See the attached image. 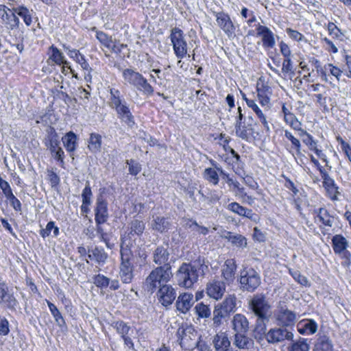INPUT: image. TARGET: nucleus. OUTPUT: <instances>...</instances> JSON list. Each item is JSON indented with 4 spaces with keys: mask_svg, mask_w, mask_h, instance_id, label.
Wrapping results in <instances>:
<instances>
[{
    "mask_svg": "<svg viewBox=\"0 0 351 351\" xmlns=\"http://www.w3.org/2000/svg\"><path fill=\"white\" fill-rule=\"evenodd\" d=\"M207 266L200 258L191 262L183 263L176 272L177 284L182 287L191 288L197 282L199 273H203Z\"/></svg>",
    "mask_w": 351,
    "mask_h": 351,
    "instance_id": "nucleus-1",
    "label": "nucleus"
},
{
    "mask_svg": "<svg viewBox=\"0 0 351 351\" xmlns=\"http://www.w3.org/2000/svg\"><path fill=\"white\" fill-rule=\"evenodd\" d=\"M173 277L171 265L158 266L149 273L144 282L148 292L153 293L161 285L167 284Z\"/></svg>",
    "mask_w": 351,
    "mask_h": 351,
    "instance_id": "nucleus-2",
    "label": "nucleus"
},
{
    "mask_svg": "<svg viewBox=\"0 0 351 351\" xmlns=\"http://www.w3.org/2000/svg\"><path fill=\"white\" fill-rule=\"evenodd\" d=\"M121 263L119 276L123 283H131L134 276V266L132 263L133 254L128 246H121L120 250Z\"/></svg>",
    "mask_w": 351,
    "mask_h": 351,
    "instance_id": "nucleus-3",
    "label": "nucleus"
},
{
    "mask_svg": "<svg viewBox=\"0 0 351 351\" xmlns=\"http://www.w3.org/2000/svg\"><path fill=\"white\" fill-rule=\"evenodd\" d=\"M249 306L258 317V321L269 322L271 315V305L263 293L253 295L249 302Z\"/></svg>",
    "mask_w": 351,
    "mask_h": 351,
    "instance_id": "nucleus-4",
    "label": "nucleus"
},
{
    "mask_svg": "<svg viewBox=\"0 0 351 351\" xmlns=\"http://www.w3.org/2000/svg\"><path fill=\"white\" fill-rule=\"evenodd\" d=\"M239 282L243 291L252 293L261 285V278L254 268L244 267L240 271Z\"/></svg>",
    "mask_w": 351,
    "mask_h": 351,
    "instance_id": "nucleus-5",
    "label": "nucleus"
},
{
    "mask_svg": "<svg viewBox=\"0 0 351 351\" xmlns=\"http://www.w3.org/2000/svg\"><path fill=\"white\" fill-rule=\"evenodd\" d=\"M176 336L180 346L185 350L194 348L197 339H199L197 330L192 326H181L178 328Z\"/></svg>",
    "mask_w": 351,
    "mask_h": 351,
    "instance_id": "nucleus-6",
    "label": "nucleus"
},
{
    "mask_svg": "<svg viewBox=\"0 0 351 351\" xmlns=\"http://www.w3.org/2000/svg\"><path fill=\"white\" fill-rule=\"evenodd\" d=\"M173 52L178 59H182L187 55V43L183 31L178 27H173L169 36Z\"/></svg>",
    "mask_w": 351,
    "mask_h": 351,
    "instance_id": "nucleus-7",
    "label": "nucleus"
},
{
    "mask_svg": "<svg viewBox=\"0 0 351 351\" xmlns=\"http://www.w3.org/2000/svg\"><path fill=\"white\" fill-rule=\"evenodd\" d=\"M274 317L278 324L284 328L293 326L297 321V314L283 306L278 308Z\"/></svg>",
    "mask_w": 351,
    "mask_h": 351,
    "instance_id": "nucleus-8",
    "label": "nucleus"
},
{
    "mask_svg": "<svg viewBox=\"0 0 351 351\" xmlns=\"http://www.w3.org/2000/svg\"><path fill=\"white\" fill-rule=\"evenodd\" d=\"M0 21L10 30L18 29L20 24V20L14 14L13 8L10 9L1 4H0Z\"/></svg>",
    "mask_w": 351,
    "mask_h": 351,
    "instance_id": "nucleus-9",
    "label": "nucleus"
},
{
    "mask_svg": "<svg viewBox=\"0 0 351 351\" xmlns=\"http://www.w3.org/2000/svg\"><path fill=\"white\" fill-rule=\"evenodd\" d=\"M265 338L268 343L276 344L285 340H292L293 334L284 327L271 328L266 334Z\"/></svg>",
    "mask_w": 351,
    "mask_h": 351,
    "instance_id": "nucleus-10",
    "label": "nucleus"
},
{
    "mask_svg": "<svg viewBox=\"0 0 351 351\" xmlns=\"http://www.w3.org/2000/svg\"><path fill=\"white\" fill-rule=\"evenodd\" d=\"M0 304L7 308L15 311L19 302L5 282H0Z\"/></svg>",
    "mask_w": 351,
    "mask_h": 351,
    "instance_id": "nucleus-11",
    "label": "nucleus"
},
{
    "mask_svg": "<svg viewBox=\"0 0 351 351\" xmlns=\"http://www.w3.org/2000/svg\"><path fill=\"white\" fill-rule=\"evenodd\" d=\"M95 211V221L96 224H103L108 219V202L102 194H99L96 199Z\"/></svg>",
    "mask_w": 351,
    "mask_h": 351,
    "instance_id": "nucleus-12",
    "label": "nucleus"
},
{
    "mask_svg": "<svg viewBox=\"0 0 351 351\" xmlns=\"http://www.w3.org/2000/svg\"><path fill=\"white\" fill-rule=\"evenodd\" d=\"M217 25L224 32L228 38H231L235 34V27L228 14L223 12H215Z\"/></svg>",
    "mask_w": 351,
    "mask_h": 351,
    "instance_id": "nucleus-13",
    "label": "nucleus"
},
{
    "mask_svg": "<svg viewBox=\"0 0 351 351\" xmlns=\"http://www.w3.org/2000/svg\"><path fill=\"white\" fill-rule=\"evenodd\" d=\"M157 296L159 302L163 306H167L175 300L176 291L171 285L164 284L158 288Z\"/></svg>",
    "mask_w": 351,
    "mask_h": 351,
    "instance_id": "nucleus-14",
    "label": "nucleus"
},
{
    "mask_svg": "<svg viewBox=\"0 0 351 351\" xmlns=\"http://www.w3.org/2000/svg\"><path fill=\"white\" fill-rule=\"evenodd\" d=\"M332 245L336 254L349 258L350 253L347 250L348 243L346 239L341 234H336L332 239Z\"/></svg>",
    "mask_w": 351,
    "mask_h": 351,
    "instance_id": "nucleus-15",
    "label": "nucleus"
},
{
    "mask_svg": "<svg viewBox=\"0 0 351 351\" xmlns=\"http://www.w3.org/2000/svg\"><path fill=\"white\" fill-rule=\"evenodd\" d=\"M256 32L257 36L261 37L263 46L265 48H274L276 44L274 34L269 27L258 24L256 27Z\"/></svg>",
    "mask_w": 351,
    "mask_h": 351,
    "instance_id": "nucleus-16",
    "label": "nucleus"
},
{
    "mask_svg": "<svg viewBox=\"0 0 351 351\" xmlns=\"http://www.w3.org/2000/svg\"><path fill=\"white\" fill-rule=\"evenodd\" d=\"M237 264L234 259H228L221 267V276L227 285L232 284L235 279Z\"/></svg>",
    "mask_w": 351,
    "mask_h": 351,
    "instance_id": "nucleus-17",
    "label": "nucleus"
},
{
    "mask_svg": "<svg viewBox=\"0 0 351 351\" xmlns=\"http://www.w3.org/2000/svg\"><path fill=\"white\" fill-rule=\"evenodd\" d=\"M321 176L323 179V186L326 189L329 197L333 201L338 200V195H340V192L334 180L330 177L327 172H323L322 171Z\"/></svg>",
    "mask_w": 351,
    "mask_h": 351,
    "instance_id": "nucleus-18",
    "label": "nucleus"
},
{
    "mask_svg": "<svg viewBox=\"0 0 351 351\" xmlns=\"http://www.w3.org/2000/svg\"><path fill=\"white\" fill-rule=\"evenodd\" d=\"M225 282L215 280L207 285L206 293L210 298L215 300L221 299L226 291Z\"/></svg>",
    "mask_w": 351,
    "mask_h": 351,
    "instance_id": "nucleus-19",
    "label": "nucleus"
},
{
    "mask_svg": "<svg viewBox=\"0 0 351 351\" xmlns=\"http://www.w3.org/2000/svg\"><path fill=\"white\" fill-rule=\"evenodd\" d=\"M194 298L192 293H184L180 294L176 300L177 310L183 314H186L194 304Z\"/></svg>",
    "mask_w": 351,
    "mask_h": 351,
    "instance_id": "nucleus-20",
    "label": "nucleus"
},
{
    "mask_svg": "<svg viewBox=\"0 0 351 351\" xmlns=\"http://www.w3.org/2000/svg\"><path fill=\"white\" fill-rule=\"evenodd\" d=\"M231 325L234 333L247 332L249 330V322L247 317L241 313L233 316Z\"/></svg>",
    "mask_w": 351,
    "mask_h": 351,
    "instance_id": "nucleus-21",
    "label": "nucleus"
},
{
    "mask_svg": "<svg viewBox=\"0 0 351 351\" xmlns=\"http://www.w3.org/2000/svg\"><path fill=\"white\" fill-rule=\"evenodd\" d=\"M213 344L216 351H232L228 348L230 346V341L228 335L226 332H219L213 339Z\"/></svg>",
    "mask_w": 351,
    "mask_h": 351,
    "instance_id": "nucleus-22",
    "label": "nucleus"
},
{
    "mask_svg": "<svg viewBox=\"0 0 351 351\" xmlns=\"http://www.w3.org/2000/svg\"><path fill=\"white\" fill-rule=\"evenodd\" d=\"M171 227V222L168 218L160 215H152L151 228L160 233L168 232Z\"/></svg>",
    "mask_w": 351,
    "mask_h": 351,
    "instance_id": "nucleus-23",
    "label": "nucleus"
},
{
    "mask_svg": "<svg viewBox=\"0 0 351 351\" xmlns=\"http://www.w3.org/2000/svg\"><path fill=\"white\" fill-rule=\"evenodd\" d=\"M333 343L330 337L325 334H318L313 351H333Z\"/></svg>",
    "mask_w": 351,
    "mask_h": 351,
    "instance_id": "nucleus-24",
    "label": "nucleus"
},
{
    "mask_svg": "<svg viewBox=\"0 0 351 351\" xmlns=\"http://www.w3.org/2000/svg\"><path fill=\"white\" fill-rule=\"evenodd\" d=\"M170 254L167 247L158 246L153 252V262L158 266L171 265L168 262Z\"/></svg>",
    "mask_w": 351,
    "mask_h": 351,
    "instance_id": "nucleus-25",
    "label": "nucleus"
},
{
    "mask_svg": "<svg viewBox=\"0 0 351 351\" xmlns=\"http://www.w3.org/2000/svg\"><path fill=\"white\" fill-rule=\"evenodd\" d=\"M317 324L313 319H302L297 324V329L300 334L310 335L315 334L317 330Z\"/></svg>",
    "mask_w": 351,
    "mask_h": 351,
    "instance_id": "nucleus-26",
    "label": "nucleus"
},
{
    "mask_svg": "<svg viewBox=\"0 0 351 351\" xmlns=\"http://www.w3.org/2000/svg\"><path fill=\"white\" fill-rule=\"evenodd\" d=\"M118 117L128 127L132 128L135 124L134 117L132 115L127 102L115 109Z\"/></svg>",
    "mask_w": 351,
    "mask_h": 351,
    "instance_id": "nucleus-27",
    "label": "nucleus"
},
{
    "mask_svg": "<svg viewBox=\"0 0 351 351\" xmlns=\"http://www.w3.org/2000/svg\"><path fill=\"white\" fill-rule=\"evenodd\" d=\"M247 332L234 333L233 344L239 349H250L253 346L254 341L246 335Z\"/></svg>",
    "mask_w": 351,
    "mask_h": 351,
    "instance_id": "nucleus-28",
    "label": "nucleus"
},
{
    "mask_svg": "<svg viewBox=\"0 0 351 351\" xmlns=\"http://www.w3.org/2000/svg\"><path fill=\"white\" fill-rule=\"evenodd\" d=\"M236 136L243 140L247 141L254 133L252 124H247L245 121L234 124Z\"/></svg>",
    "mask_w": 351,
    "mask_h": 351,
    "instance_id": "nucleus-29",
    "label": "nucleus"
},
{
    "mask_svg": "<svg viewBox=\"0 0 351 351\" xmlns=\"http://www.w3.org/2000/svg\"><path fill=\"white\" fill-rule=\"evenodd\" d=\"M47 132V134L45 138V145L49 149L51 153H53L58 147H60L59 136L56 132V130L52 127L49 128Z\"/></svg>",
    "mask_w": 351,
    "mask_h": 351,
    "instance_id": "nucleus-30",
    "label": "nucleus"
},
{
    "mask_svg": "<svg viewBox=\"0 0 351 351\" xmlns=\"http://www.w3.org/2000/svg\"><path fill=\"white\" fill-rule=\"evenodd\" d=\"M63 48L68 51V56L73 58L75 61H76L77 63H79L84 71H89L90 70V66L89 64L86 60L84 56L80 53V51L77 49H71L69 46H67L66 45H63Z\"/></svg>",
    "mask_w": 351,
    "mask_h": 351,
    "instance_id": "nucleus-31",
    "label": "nucleus"
},
{
    "mask_svg": "<svg viewBox=\"0 0 351 351\" xmlns=\"http://www.w3.org/2000/svg\"><path fill=\"white\" fill-rule=\"evenodd\" d=\"M122 75L125 81V84L134 87H135L136 84L143 77L142 74L132 69H123L122 71Z\"/></svg>",
    "mask_w": 351,
    "mask_h": 351,
    "instance_id": "nucleus-32",
    "label": "nucleus"
},
{
    "mask_svg": "<svg viewBox=\"0 0 351 351\" xmlns=\"http://www.w3.org/2000/svg\"><path fill=\"white\" fill-rule=\"evenodd\" d=\"M223 237L237 247L244 248L247 246V239L241 234H234L231 232H226L223 234Z\"/></svg>",
    "mask_w": 351,
    "mask_h": 351,
    "instance_id": "nucleus-33",
    "label": "nucleus"
},
{
    "mask_svg": "<svg viewBox=\"0 0 351 351\" xmlns=\"http://www.w3.org/2000/svg\"><path fill=\"white\" fill-rule=\"evenodd\" d=\"M88 257L99 264H104L108 258V254L101 247H95L88 250Z\"/></svg>",
    "mask_w": 351,
    "mask_h": 351,
    "instance_id": "nucleus-34",
    "label": "nucleus"
},
{
    "mask_svg": "<svg viewBox=\"0 0 351 351\" xmlns=\"http://www.w3.org/2000/svg\"><path fill=\"white\" fill-rule=\"evenodd\" d=\"M93 30L96 32V38L103 46L111 49L112 52H117L115 49L116 45L113 44V41L110 36H108L104 32L97 30L96 27H93Z\"/></svg>",
    "mask_w": 351,
    "mask_h": 351,
    "instance_id": "nucleus-35",
    "label": "nucleus"
},
{
    "mask_svg": "<svg viewBox=\"0 0 351 351\" xmlns=\"http://www.w3.org/2000/svg\"><path fill=\"white\" fill-rule=\"evenodd\" d=\"M51 54L49 60L57 65H64L68 66V62L64 59V56L56 47L51 45L49 49Z\"/></svg>",
    "mask_w": 351,
    "mask_h": 351,
    "instance_id": "nucleus-36",
    "label": "nucleus"
},
{
    "mask_svg": "<svg viewBox=\"0 0 351 351\" xmlns=\"http://www.w3.org/2000/svg\"><path fill=\"white\" fill-rule=\"evenodd\" d=\"M213 325L215 328H218L222 324L223 319L228 317L230 315L228 314L219 305L217 304L215 306L214 311L213 313Z\"/></svg>",
    "mask_w": 351,
    "mask_h": 351,
    "instance_id": "nucleus-37",
    "label": "nucleus"
},
{
    "mask_svg": "<svg viewBox=\"0 0 351 351\" xmlns=\"http://www.w3.org/2000/svg\"><path fill=\"white\" fill-rule=\"evenodd\" d=\"M110 94L109 105L112 109L115 110L126 103L124 99H121V92L118 89L114 88H110Z\"/></svg>",
    "mask_w": 351,
    "mask_h": 351,
    "instance_id": "nucleus-38",
    "label": "nucleus"
},
{
    "mask_svg": "<svg viewBox=\"0 0 351 351\" xmlns=\"http://www.w3.org/2000/svg\"><path fill=\"white\" fill-rule=\"evenodd\" d=\"M228 313H234L237 308V297L234 295H230L226 297L222 302L217 304Z\"/></svg>",
    "mask_w": 351,
    "mask_h": 351,
    "instance_id": "nucleus-39",
    "label": "nucleus"
},
{
    "mask_svg": "<svg viewBox=\"0 0 351 351\" xmlns=\"http://www.w3.org/2000/svg\"><path fill=\"white\" fill-rule=\"evenodd\" d=\"M62 142L67 152H74L76 149L77 136L73 132H69L62 138Z\"/></svg>",
    "mask_w": 351,
    "mask_h": 351,
    "instance_id": "nucleus-40",
    "label": "nucleus"
},
{
    "mask_svg": "<svg viewBox=\"0 0 351 351\" xmlns=\"http://www.w3.org/2000/svg\"><path fill=\"white\" fill-rule=\"evenodd\" d=\"M88 147L93 153L99 152L101 147V136L97 133L90 134Z\"/></svg>",
    "mask_w": 351,
    "mask_h": 351,
    "instance_id": "nucleus-41",
    "label": "nucleus"
},
{
    "mask_svg": "<svg viewBox=\"0 0 351 351\" xmlns=\"http://www.w3.org/2000/svg\"><path fill=\"white\" fill-rule=\"evenodd\" d=\"M14 14L21 16L27 26H30L32 23V18L29 10L24 5L14 7Z\"/></svg>",
    "mask_w": 351,
    "mask_h": 351,
    "instance_id": "nucleus-42",
    "label": "nucleus"
},
{
    "mask_svg": "<svg viewBox=\"0 0 351 351\" xmlns=\"http://www.w3.org/2000/svg\"><path fill=\"white\" fill-rule=\"evenodd\" d=\"M194 311L198 319H207L211 316V310L209 305L205 304L202 302L197 303L195 306Z\"/></svg>",
    "mask_w": 351,
    "mask_h": 351,
    "instance_id": "nucleus-43",
    "label": "nucleus"
},
{
    "mask_svg": "<svg viewBox=\"0 0 351 351\" xmlns=\"http://www.w3.org/2000/svg\"><path fill=\"white\" fill-rule=\"evenodd\" d=\"M112 326L116 329L117 333L119 334L121 337L133 333V330L131 329V327L121 320L114 322L112 324Z\"/></svg>",
    "mask_w": 351,
    "mask_h": 351,
    "instance_id": "nucleus-44",
    "label": "nucleus"
},
{
    "mask_svg": "<svg viewBox=\"0 0 351 351\" xmlns=\"http://www.w3.org/2000/svg\"><path fill=\"white\" fill-rule=\"evenodd\" d=\"M185 226L186 228H189L191 231L199 234L206 235L209 232L207 227L199 226L196 221L191 219H188L186 220Z\"/></svg>",
    "mask_w": 351,
    "mask_h": 351,
    "instance_id": "nucleus-45",
    "label": "nucleus"
},
{
    "mask_svg": "<svg viewBox=\"0 0 351 351\" xmlns=\"http://www.w3.org/2000/svg\"><path fill=\"white\" fill-rule=\"evenodd\" d=\"M135 88L147 96H150L154 93V88L150 85L149 83H148L147 79H145L143 76L136 84Z\"/></svg>",
    "mask_w": 351,
    "mask_h": 351,
    "instance_id": "nucleus-46",
    "label": "nucleus"
},
{
    "mask_svg": "<svg viewBox=\"0 0 351 351\" xmlns=\"http://www.w3.org/2000/svg\"><path fill=\"white\" fill-rule=\"evenodd\" d=\"M47 305L49 306V310L51 311V313L53 316L56 324L60 327L65 326H66V322H65L63 317L62 316V314L60 313L59 310L57 308L56 305L53 304V303H51L49 301H47Z\"/></svg>",
    "mask_w": 351,
    "mask_h": 351,
    "instance_id": "nucleus-47",
    "label": "nucleus"
},
{
    "mask_svg": "<svg viewBox=\"0 0 351 351\" xmlns=\"http://www.w3.org/2000/svg\"><path fill=\"white\" fill-rule=\"evenodd\" d=\"M317 218L319 221L324 226L332 227L333 223L332 217L330 215L328 211L324 208H320L317 212Z\"/></svg>",
    "mask_w": 351,
    "mask_h": 351,
    "instance_id": "nucleus-48",
    "label": "nucleus"
},
{
    "mask_svg": "<svg viewBox=\"0 0 351 351\" xmlns=\"http://www.w3.org/2000/svg\"><path fill=\"white\" fill-rule=\"evenodd\" d=\"M309 349L310 346L307 342V339L300 338L288 348V351H309Z\"/></svg>",
    "mask_w": 351,
    "mask_h": 351,
    "instance_id": "nucleus-49",
    "label": "nucleus"
},
{
    "mask_svg": "<svg viewBox=\"0 0 351 351\" xmlns=\"http://www.w3.org/2000/svg\"><path fill=\"white\" fill-rule=\"evenodd\" d=\"M51 231H53L54 237H58L60 233L59 228L55 226L54 221L48 222L46 228L40 230V234L43 239H45L50 235Z\"/></svg>",
    "mask_w": 351,
    "mask_h": 351,
    "instance_id": "nucleus-50",
    "label": "nucleus"
},
{
    "mask_svg": "<svg viewBox=\"0 0 351 351\" xmlns=\"http://www.w3.org/2000/svg\"><path fill=\"white\" fill-rule=\"evenodd\" d=\"M204 178L209 182L217 185L219 183V176L217 171L213 168H206L204 172Z\"/></svg>",
    "mask_w": 351,
    "mask_h": 351,
    "instance_id": "nucleus-51",
    "label": "nucleus"
},
{
    "mask_svg": "<svg viewBox=\"0 0 351 351\" xmlns=\"http://www.w3.org/2000/svg\"><path fill=\"white\" fill-rule=\"evenodd\" d=\"M328 31L329 34L332 36L334 38H336L341 41L343 40L344 34L341 32L340 29L337 27V26L335 23L332 22L328 23Z\"/></svg>",
    "mask_w": 351,
    "mask_h": 351,
    "instance_id": "nucleus-52",
    "label": "nucleus"
},
{
    "mask_svg": "<svg viewBox=\"0 0 351 351\" xmlns=\"http://www.w3.org/2000/svg\"><path fill=\"white\" fill-rule=\"evenodd\" d=\"M93 282L97 287L104 289L109 286L110 278L102 274H97L93 277Z\"/></svg>",
    "mask_w": 351,
    "mask_h": 351,
    "instance_id": "nucleus-53",
    "label": "nucleus"
},
{
    "mask_svg": "<svg viewBox=\"0 0 351 351\" xmlns=\"http://www.w3.org/2000/svg\"><path fill=\"white\" fill-rule=\"evenodd\" d=\"M93 193L88 181L86 182V186L82 193V199L83 204H91V198Z\"/></svg>",
    "mask_w": 351,
    "mask_h": 351,
    "instance_id": "nucleus-54",
    "label": "nucleus"
},
{
    "mask_svg": "<svg viewBox=\"0 0 351 351\" xmlns=\"http://www.w3.org/2000/svg\"><path fill=\"white\" fill-rule=\"evenodd\" d=\"M286 32L289 36V38L295 41L306 42V39L305 38L304 35L297 30L288 27L286 29Z\"/></svg>",
    "mask_w": 351,
    "mask_h": 351,
    "instance_id": "nucleus-55",
    "label": "nucleus"
},
{
    "mask_svg": "<svg viewBox=\"0 0 351 351\" xmlns=\"http://www.w3.org/2000/svg\"><path fill=\"white\" fill-rule=\"evenodd\" d=\"M285 136L287 139H289L291 142L292 145L296 150L297 155H298V156L300 155L301 154V144H300V141L298 138H296L295 137H294L293 136V134L288 130L285 131Z\"/></svg>",
    "mask_w": 351,
    "mask_h": 351,
    "instance_id": "nucleus-56",
    "label": "nucleus"
},
{
    "mask_svg": "<svg viewBox=\"0 0 351 351\" xmlns=\"http://www.w3.org/2000/svg\"><path fill=\"white\" fill-rule=\"evenodd\" d=\"M145 230V223L143 221L134 219L131 223V232H134L137 235L143 234Z\"/></svg>",
    "mask_w": 351,
    "mask_h": 351,
    "instance_id": "nucleus-57",
    "label": "nucleus"
},
{
    "mask_svg": "<svg viewBox=\"0 0 351 351\" xmlns=\"http://www.w3.org/2000/svg\"><path fill=\"white\" fill-rule=\"evenodd\" d=\"M126 163L129 166V172L130 174L136 176L141 171V165L134 160H128Z\"/></svg>",
    "mask_w": 351,
    "mask_h": 351,
    "instance_id": "nucleus-58",
    "label": "nucleus"
},
{
    "mask_svg": "<svg viewBox=\"0 0 351 351\" xmlns=\"http://www.w3.org/2000/svg\"><path fill=\"white\" fill-rule=\"evenodd\" d=\"M284 120L293 130H299L300 126L302 125L293 114L287 116V118H285Z\"/></svg>",
    "mask_w": 351,
    "mask_h": 351,
    "instance_id": "nucleus-59",
    "label": "nucleus"
},
{
    "mask_svg": "<svg viewBox=\"0 0 351 351\" xmlns=\"http://www.w3.org/2000/svg\"><path fill=\"white\" fill-rule=\"evenodd\" d=\"M257 92H258V99L259 101V103L261 104L262 106L268 108L269 104V97L265 94V92L260 89L259 88H257Z\"/></svg>",
    "mask_w": 351,
    "mask_h": 351,
    "instance_id": "nucleus-60",
    "label": "nucleus"
},
{
    "mask_svg": "<svg viewBox=\"0 0 351 351\" xmlns=\"http://www.w3.org/2000/svg\"><path fill=\"white\" fill-rule=\"evenodd\" d=\"M228 209L229 210L239 215V216L243 217V213L245 209V207L241 206L237 202H232L228 205Z\"/></svg>",
    "mask_w": 351,
    "mask_h": 351,
    "instance_id": "nucleus-61",
    "label": "nucleus"
},
{
    "mask_svg": "<svg viewBox=\"0 0 351 351\" xmlns=\"http://www.w3.org/2000/svg\"><path fill=\"white\" fill-rule=\"evenodd\" d=\"M10 332V324L5 317L0 318V336H6Z\"/></svg>",
    "mask_w": 351,
    "mask_h": 351,
    "instance_id": "nucleus-62",
    "label": "nucleus"
},
{
    "mask_svg": "<svg viewBox=\"0 0 351 351\" xmlns=\"http://www.w3.org/2000/svg\"><path fill=\"white\" fill-rule=\"evenodd\" d=\"M324 70L329 71L330 74L335 76L338 81L340 80V77L342 73V71L338 67L333 66L332 64H328L324 66Z\"/></svg>",
    "mask_w": 351,
    "mask_h": 351,
    "instance_id": "nucleus-63",
    "label": "nucleus"
},
{
    "mask_svg": "<svg viewBox=\"0 0 351 351\" xmlns=\"http://www.w3.org/2000/svg\"><path fill=\"white\" fill-rule=\"evenodd\" d=\"M293 62L291 57L285 58L282 62V72L285 73H293Z\"/></svg>",
    "mask_w": 351,
    "mask_h": 351,
    "instance_id": "nucleus-64",
    "label": "nucleus"
}]
</instances>
